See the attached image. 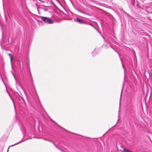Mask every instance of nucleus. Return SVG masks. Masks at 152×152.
Here are the masks:
<instances>
[{
    "mask_svg": "<svg viewBox=\"0 0 152 152\" xmlns=\"http://www.w3.org/2000/svg\"><path fill=\"white\" fill-rule=\"evenodd\" d=\"M39 18L41 19V21L42 23L44 22L49 24H51L53 23L54 22L53 20L51 19L50 18L47 17L41 16Z\"/></svg>",
    "mask_w": 152,
    "mask_h": 152,
    "instance_id": "1",
    "label": "nucleus"
},
{
    "mask_svg": "<svg viewBox=\"0 0 152 152\" xmlns=\"http://www.w3.org/2000/svg\"><path fill=\"white\" fill-rule=\"evenodd\" d=\"M49 118L50 119V121L59 129L61 130H64L65 131L70 132V133H72L68 131L65 129L64 128L61 127V126L58 125L55 121L53 120L52 118H51L50 116H48Z\"/></svg>",
    "mask_w": 152,
    "mask_h": 152,
    "instance_id": "2",
    "label": "nucleus"
},
{
    "mask_svg": "<svg viewBox=\"0 0 152 152\" xmlns=\"http://www.w3.org/2000/svg\"><path fill=\"white\" fill-rule=\"evenodd\" d=\"M15 95L16 99H18L19 101H20L22 100L23 102H24V99L23 98V96L20 92L19 93L16 92L15 94Z\"/></svg>",
    "mask_w": 152,
    "mask_h": 152,
    "instance_id": "3",
    "label": "nucleus"
},
{
    "mask_svg": "<svg viewBox=\"0 0 152 152\" xmlns=\"http://www.w3.org/2000/svg\"><path fill=\"white\" fill-rule=\"evenodd\" d=\"M74 20L75 21H76L77 23H79L80 24H86V22L82 19H80L78 18H74Z\"/></svg>",
    "mask_w": 152,
    "mask_h": 152,
    "instance_id": "4",
    "label": "nucleus"
},
{
    "mask_svg": "<svg viewBox=\"0 0 152 152\" xmlns=\"http://www.w3.org/2000/svg\"><path fill=\"white\" fill-rule=\"evenodd\" d=\"M20 68H22L21 70H20V74L21 75L22 77H24V76H25V74L26 73V70H23V62H22V65H21L20 64Z\"/></svg>",
    "mask_w": 152,
    "mask_h": 152,
    "instance_id": "5",
    "label": "nucleus"
},
{
    "mask_svg": "<svg viewBox=\"0 0 152 152\" xmlns=\"http://www.w3.org/2000/svg\"><path fill=\"white\" fill-rule=\"evenodd\" d=\"M28 74L30 76L31 82L33 83V80L32 79V75L31 74V71L29 67V71L28 72Z\"/></svg>",
    "mask_w": 152,
    "mask_h": 152,
    "instance_id": "6",
    "label": "nucleus"
},
{
    "mask_svg": "<svg viewBox=\"0 0 152 152\" xmlns=\"http://www.w3.org/2000/svg\"><path fill=\"white\" fill-rule=\"evenodd\" d=\"M98 53V50L95 49L94 51L92 52L91 54L93 56H94L96 55Z\"/></svg>",
    "mask_w": 152,
    "mask_h": 152,
    "instance_id": "7",
    "label": "nucleus"
},
{
    "mask_svg": "<svg viewBox=\"0 0 152 152\" xmlns=\"http://www.w3.org/2000/svg\"><path fill=\"white\" fill-rule=\"evenodd\" d=\"M33 88H34V90H33V92H35L36 93V94L38 96V94H37V91L36 90V88H35V87H34V84L33 85Z\"/></svg>",
    "mask_w": 152,
    "mask_h": 152,
    "instance_id": "8",
    "label": "nucleus"
},
{
    "mask_svg": "<svg viewBox=\"0 0 152 152\" xmlns=\"http://www.w3.org/2000/svg\"><path fill=\"white\" fill-rule=\"evenodd\" d=\"M23 142V141H22V140H20V141H19V142H17V143H16L12 145H11V146H10H10H14L15 145H17L18 144L20 143V142Z\"/></svg>",
    "mask_w": 152,
    "mask_h": 152,
    "instance_id": "9",
    "label": "nucleus"
},
{
    "mask_svg": "<svg viewBox=\"0 0 152 152\" xmlns=\"http://www.w3.org/2000/svg\"><path fill=\"white\" fill-rule=\"evenodd\" d=\"M123 151L125 152H132V151L129 150L125 148L123 149Z\"/></svg>",
    "mask_w": 152,
    "mask_h": 152,
    "instance_id": "10",
    "label": "nucleus"
},
{
    "mask_svg": "<svg viewBox=\"0 0 152 152\" xmlns=\"http://www.w3.org/2000/svg\"><path fill=\"white\" fill-rule=\"evenodd\" d=\"M8 55H9V56L10 57V58L11 61V63H12V55L11 54H10V53Z\"/></svg>",
    "mask_w": 152,
    "mask_h": 152,
    "instance_id": "11",
    "label": "nucleus"
},
{
    "mask_svg": "<svg viewBox=\"0 0 152 152\" xmlns=\"http://www.w3.org/2000/svg\"><path fill=\"white\" fill-rule=\"evenodd\" d=\"M8 55H9V56L10 57V58L11 61V63H12V55L11 54H10V53Z\"/></svg>",
    "mask_w": 152,
    "mask_h": 152,
    "instance_id": "12",
    "label": "nucleus"
},
{
    "mask_svg": "<svg viewBox=\"0 0 152 152\" xmlns=\"http://www.w3.org/2000/svg\"><path fill=\"white\" fill-rule=\"evenodd\" d=\"M53 143V144H54V145L55 146V147L57 148H58V149H59V150H60L62 152H64V151H63V150L62 149H61L60 148L58 147L53 142H52Z\"/></svg>",
    "mask_w": 152,
    "mask_h": 152,
    "instance_id": "13",
    "label": "nucleus"
},
{
    "mask_svg": "<svg viewBox=\"0 0 152 152\" xmlns=\"http://www.w3.org/2000/svg\"><path fill=\"white\" fill-rule=\"evenodd\" d=\"M124 86V83L123 84V86H122V90H121V94L120 99L121 98V97L122 93V91H123V89Z\"/></svg>",
    "mask_w": 152,
    "mask_h": 152,
    "instance_id": "14",
    "label": "nucleus"
},
{
    "mask_svg": "<svg viewBox=\"0 0 152 152\" xmlns=\"http://www.w3.org/2000/svg\"><path fill=\"white\" fill-rule=\"evenodd\" d=\"M10 97V98H11V99L12 102H13V105H14V106L15 109V111H16L15 107V104H14V102L13 100V99H12V98L11 97V96Z\"/></svg>",
    "mask_w": 152,
    "mask_h": 152,
    "instance_id": "15",
    "label": "nucleus"
},
{
    "mask_svg": "<svg viewBox=\"0 0 152 152\" xmlns=\"http://www.w3.org/2000/svg\"><path fill=\"white\" fill-rule=\"evenodd\" d=\"M120 59L121 61V63L122 64V65L123 67V68L124 69L125 68H124V65H123L122 61V59H121V58H120Z\"/></svg>",
    "mask_w": 152,
    "mask_h": 152,
    "instance_id": "16",
    "label": "nucleus"
},
{
    "mask_svg": "<svg viewBox=\"0 0 152 152\" xmlns=\"http://www.w3.org/2000/svg\"><path fill=\"white\" fill-rule=\"evenodd\" d=\"M108 45L110 47H111V48H113L114 50L116 52V51H115V50L112 47V46H111V45L109 43H108Z\"/></svg>",
    "mask_w": 152,
    "mask_h": 152,
    "instance_id": "17",
    "label": "nucleus"
},
{
    "mask_svg": "<svg viewBox=\"0 0 152 152\" xmlns=\"http://www.w3.org/2000/svg\"><path fill=\"white\" fill-rule=\"evenodd\" d=\"M44 139L45 140H47V141H49L50 142H52L50 140H48L46 138H44Z\"/></svg>",
    "mask_w": 152,
    "mask_h": 152,
    "instance_id": "18",
    "label": "nucleus"
},
{
    "mask_svg": "<svg viewBox=\"0 0 152 152\" xmlns=\"http://www.w3.org/2000/svg\"><path fill=\"white\" fill-rule=\"evenodd\" d=\"M13 76L14 77V78H15V79L16 82H17V79H16V78L15 76L13 74Z\"/></svg>",
    "mask_w": 152,
    "mask_h": 152,
    "instance_id": "19",
    "label": "nucleus"
},
{
    "mask_svg": "<svg viewBox=\"0 0 152 152\" xmlns=\"http://www.w3.org/2000/svg\"><path fill=\"white\" fill-rule=\"evenodd\" d=\"M0 76H1V79H2V81H3V82L4 83V81H3V79H2V77H1V75L0 74Z\"/></svg>",
    "mask_w": 152,
    "mask_h": 152,
    "instance_id": "20",
    "label": "nucleus"
},
{
    "mask_svg": "<svg viewBox=\"0 0 152 152\" xmlns=\"http://www.w3.org/2000/svg\"><path fill=\"white\" fill-rule=\"evenodd\" d=\"M125 76H124V80L125 81Z\"/></svg>",
    "mask_w": 152,
    "mask_h": 152,
    "instance_id": "21",
    "label": "nucleus"
},
{
    "mask_svg": "<svg viewBox=\"0 0 152 152\" xmlns=\"http://www.w3.org/2000/svg\"><path fill=\"white\" fill-rule=\"evenodd\" d=\"M130 106H131V107H132V104H130Z\"/></svg>",
    "mask_w": 152,
    "mask_h": 152,
    "instance_id": "22",
    "label": "nucleus"
},
{
    "mask_svg": "<svg viewBox=\"0 0 152 152\" xmlns=\"http://www.w3.org/2000/svg\"><path fill=\"white\" fill-rule=\"evenodd\" d=\"M9 149V148H8V149H7V152H8Z\"/></svg>",
    "mask_w": 152,
    "mask_h": 152,
    "instance_id": "23",
    "label": "nucleus"
},
{
    "mask_svg": "<svg viewBox=\"0 0 152 152\" xmlns=\"http://www.w3.org/2000/svg\"><path fill=\"white\" fill-rule=\"evenodd\" d=\"M143 35H146V33H144V34H143Z\"/></svg>",
    "mask_w": 152,
    "mask_h": 152,
    "instance_id": "24",
    "label": "nucleus"
},
{
    "mask_svg": "<svg viewBox=\"0 0 152 152\" xmlns=\"http://www.w3.org/2000/svg\"><path fill=\"white\" fill-rule=\"evenodd\" d=\"M118 117H120V115H119V113H118Z\"/></svg>",
    "mask_w": 152,
    "mask_h": 152,
    "instance_id": "25",
    "label": "nucleus"
},
{
    "mask_svg": "<svg viewBox=\"0 0 152 152\" xmlns=\"http://www.w3.org/2000/svg\"><path fill=\"white\" fill-rule=\"evenodd\" d=\"M118 55H119V56H120V55L118 53Z\"/></svg>",
    "mask_w": 152,
    "mask_h": 152,
    "instance_id": "26",
    "label": "nucleus"
},
{
    "mask_svg": "<svg viewBox=\"0 0 152 152\" xmlns=\"http://www.w3.org/2000/svg\"><path fill=\"white\" fill-rule=\"evenodd\" d=\"M77 10L78 11H79V12H80V11L78 9H77Z\"/></svg>",
    "mask_w": 152,
    "mask_h": 152,
    "instance_id": "27",
    "label": "nucleus"
},
{
    "mask_svg": "<svg viewBox=\"0 0 152 152\" xmlns=\"http://www.w3.org/2000/svg\"><path fill=\"white\" fill-rule=\"evenodd\" d=\"M137 7H138V4H137Z\"/></svg>",
    "mask_w": 152,
    "mask_h": 152,
    "instance_id": "28",
    "label": "nucleus"
},
{
    "mask_svg": "<svg viewBox=\"0 0 152 152\" xmlns=\"http://www.w3.org/2000/svg\"><path fill=\"white\" fill-rule=\"evenodd\" d=\"M8 94H9V95L10 96V94H9V93H8Z\"/></svg>",
    "mask_w": 152,
    "mask_h": 152,
    "instance_id": "29",
    "label": "nucleus"
},
{
    "mask_svg": "<svg viewBox=\"0 0 152 152\" xmlns=\"http://www.w3.org/2000/svg\"><path fill=\"white\" fill-rule=\"evenodd\" d=\"M119 119V118H118V121Z\"/></svg>",
    "mask_w": 152,
    "mask_h": 152,
    "instance_id": "30",
    "label": "nucleus"
},
{
    "mask_svg": "<svg viewBox=\"0 0 152 152\" xmlns=\"http://www.w3.org/2000/svg\"><path fill=\"white\" fill-rule=\"evenodd\" d=\"M133 5H134V3H133Z\"/></svg>",
    "mask_w": 152,
    "mask_h": 152,
    "instance_id": "31",
    "label": "nucleus"
}]
</instances>
